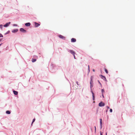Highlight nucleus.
I'll return each instance as SVG.
<instances>
[{
    "label": "nucleus",
    "instance_id": "1",
    "mask_svg": "<svg viewBox=\"0 0 135 135\" xmlns=\"http://www.w3.org/2000/svg\"><path fill=\"white\" fill-rule=\"evenodd\" d=\"M105 105V103L101 102L99 104V106L100 107L104 106Z\"/></svg>",
    "mask_w": 135,
    "mask_h": 135
},
{
    "label": "nucleus",
    "instance_id": "2",
    "mask_svg": "<svg viewBox=\"0 0 135 135\" xmlns=\"http://www.w3.org/2000/svg\"><path fill=\"white\" fill-rule=\"evenodd\" d=\"M10 22H9L8 23H6V24L4 25V27H7L9 26V24H10Z\"/></svg>",
    "mask_w": 135,
    "mask_h": 135
},
{
    "label": "nucleus",
    "instance_id": "3",
    "mask_svg": "<svg viewBox=\"0 0 135 135\" xmlns=\"http://www.w3.org/2000/svg\"><path fill=\"white\" fill-rule=\"evenodd\" d=\"M70 52L73 55H75V53L74 51L73 50H69Z\"/></svg>",
    "mask_w": 135,
    "mask_h": 135
},
{
    "label": "nucleus",
    "instance_id": "4",
    "mask_svg": "<svg viewBox=\"0 0 135 135\" xmlns=\"http://www.w3.org/2000/svg\"><path fill=\"white\" fill-rule=\"evenodd\" d=\"M20 31H21L23 32H26V31L22 28H20Z\"/></svg>",
    "mask_w": 135,
    "mask_h": 135
},
{
    "label": "nucleus",
    "instance_id": "5",
    "mask_svg": "<svg viewBox=\"0 0 135 135\" xmlns=\"http://www.w3.org/2000/svg\"><path fill=\"white\" fill-rule=\"evenodd\" d=\"M76 41V40L75 38H72L71 39V41L72 42H75Z\"/></svg>",
    "mask_w": 135,
    "mask_h": 135
},
{
    "label": "nucleus",
    "instance_id": "6",
    "mask_svg": "<svg viewBox=\"0 0 135 135\" xmlns=\"http://www.w3.org/2000/svg\"><path fill=\"white\" fill-rule=\"evenodd\" d=\"M34 23L35 24V27H38L40 25L38 23H37L36 22H35Z\"/></svg>",
    "mask_w": 135,
    "mask_h": 135
},
{
    "label": "nucleus",
    "instance_id": "7",
    "mask_svg": "<svg viewBox=\"0 0 135 135\" xmlns=\"http://www.w3.org/2000/svg\"><path fill=\"white\" fill-rule=\"evenodd\" d=\"M18 31L17 29H14L12 30V32L13 33H15L17 32Z\"/></svg>",
    "mask_w": 135,
    "mask_h": 135
},
{
    "label": "nucleus",
    "instance_id": "8",
    "mask_svg": "<svg viewBox=\"0 0 135 135\" xmlns=\"http://www.w3.org/2000/svg\"><path fill=\"white\" fill-rule=\"evenodd\" d=\"M59 37L60 38L62 39H65V37L61 35H60L59 36Z\"/></svg>",
    "mask_w": 135,
    "mask_h": 135
},
{
    "label": "nucleus",
    "instance_id": "9",
    "mask_svg": "<svg viewBox=\"0 0 135 135\" xmlns=\"http://www.w3.org/2000/svg\"><path fill=\"white\" fill-rule=\"evenodd\" d=\"M25 25L26 26H29L30 25V23L29 22L26 23H25Z\"/></svg>",
    "mask_w": 135,
    "mask_h": 135
},
{
    "label": "nucleus",
    "instance_id": "10",
    "mask_svg": "<svg viewBox=\"0 0 135 135\" xmlns=\"http://www.w3.org/2000/svg\"><path fill=\"white\" fill-rule=\"evenodd\" d=\"M13 92L14 94L15 95H17L18 94V92L17 91L15 90L13 91Z\"/></svg>",
    "mask_w": 135,
    "mask_h": 135
},
{
    "label": "nucleus",
    "instance_id": "11",
    "mask_svg": "<svg viewBox=\"0 0 135 135\" xmlns=\"http://www.w3.org/2000/svg\"><path fill=\"white\" fill-rule=\"evenodd\" d=\"M92 93L93 95V100H94L95 99V96L94 95V93L93 91H92Z\"/></svg>",
    "mask_w": 135,
    "mask_h": 135
},
{
    "label": "nucleus",
    "instance_id": "12",
    "mask_svg": "<svg viewBox=\"0 0 135 135\" xmlns=\"http://www.w3.org/2000/svg\"><path fill=\"white\" fill-rule=\"evenodd\" d=\"M36 60L35 59H32V62H34L36 61Z\"/></svg>",
    "mask_w": 135,
    "mask_h": 135
},
{
    "label": "nucleus",
    "instance_id": "13",
    "mask_svg": "<svg viewBox=\"0 0 135 135\" xmlns=\"http://www.w3.org/2000/svg\"><path fill=\"white\" fill-rule=\"evenodd\" d=\"M6 113L7 114H10L11 112L7 110L6 111Z\"/></svg>",
    "mask_w": 135,
    "mask_h": 135
},
{
    "label": "nucleus",
    "instance_id": "14",
    "mask_svg": "<svg viewBox=\"0 0 135 135\" xmlns=\"http://www.w3.org/2000/svg\"><path fill=\"white\" fill-rule=\"evenodd\" d=\"M100 125L102 126V119H100Z\"/></svg>",
    "mask_w": 135,
    "mask_h": 135
},
{
    "label": "nucleus",
    "instance_id": "15",
    "mask_svg": "<svg viewBox=\"0 0 135 135\" xmlns=\"http://www.w3.org/2000/svg\"><path fill=\"white\" fill-rule=\"evenodd\" d=\"M105 71L106 73H107V74L108 73V71L106 69H105Z\"/></svg>",
    "mask_w": 135,
    "mask_h": 135
},
{
    "label": "nucleus",
    "instance_id": "16",
    "mask_svg": "<svg viewBox=\"0 0 135 135\" xmlns=\"http://www.w3.org/2000/svg\"><path fill=\"white\" fill-rule=\"evenodd\" d=\"M101 91H102V94L103 93V92H104V90L103 89H102Z\"/></svg>",
    "mask_w": 135,
    "mask_h": 135
},
{
    "label": "nucleus",
    "instance_id": "17",
    "mask_svg": "<svg viewBox=\"0 0 135 135\" xmlns=\"http://www.w3.org/2000/svg\"><path fill=\"white\" fill-rule=\"evenodd\" d=\"M35 118H34L33 119V121L32 122V124L34 122H35Z\"/></svg>",
    "mask_w": 135,
    "mask_h": 135
},
{
    "label": "nucleus",
    "instance_id": "18",
    "mask_svg": "<svg viewBox=\"0 0 135 135\" xmlns=\"http://www.w3.org/2000/svg\"><path fill=\"white\" fill-rule=\"evenodd\" d=\"M3 27V25H0V28H1V29Z\"/></svg>",
    "mask_w": 135,
    "mask_h": 135
},
{
    "label": "nucleus",
    "instance_id": "19",
    "mask_svg": "<svg viewBox=\"0 0 135 135\" xmlns=\"http://www.w3.org/2000/svg\"><path fill=\"white\" fill-rule=\"evenodd\" d=\"M93 83V81H90V84H92Z\"/></svg>",
    "mask_w": 135,
    "mask_h": 135
},
{
    "label": "nucleus",
    "instance_id": "20",
    "mask_svg": "<svg viewBox=\"0 0 135 135\" xmlns=\"http://www.w3.org/2000/svg\"><path fill=\"white\" fill-rule=\"evenodd\" d=\"M3 37V35L1 34H0V37Z\"/></svg>",
    "mask_w": 135,
    "mask_h": 135
},
{
    "label": "nucleus",
    "instance_id": "21",
    "mask_svg": "<svg viewBox=\"0 0 135 135\" xmlns=\"http://www.w3.org/2000/svg\"><path fill=\"white\" fill-rule=\"evenodd\" d=\"M110 112H112V109H110Z\"/></svg>",
    "mask_w": 135,
    "mask_h": 135
},
{
    "label": "nucleus",
    "instance_id": "22",
    "mask_svg": "<svg viewBox=\"0 0 135 135\" xmlns=\"http://www.w3.org/2000/svg\"><path fill=\"white\" fill-rule=\"evenodd\" d=\"M93 79V77L92 76H91V80L90 81H92V80Z\"/></svg>",
    "mask_w": 135,
    "mask_h": 135
},
{
    "label": "nucleus",
    "instance_id": "23",
    "mask_svg": "<svg viewBox=\"0 0 135 135\" xmlns=\"http://www.w3.org/2000/svg\"><path fill=\"white\" fill-rule=\"evenodd\" d=\"M94 128H95V132H96V127L95 126Z\"/></svg>",
    "mask_w": 135,
    "mask_h": 135
},
{
    "label": "nucleus",
    "instance_id": "24",
    "mask_svg": "<svg viewBox=\"0 0 135 135\" xmlns=\"http://www.w3.org/2000/svg\"><path fill=\"white\" fill-rule=\"evenodd\" d=\"M100 75L101 76H102L103 77H104V78L105 79H106V78H105V77L104 76H103L102 75Z\"/></svg>",
    "mask_w": 135,
    "mask_h": 135
},
{
    "label": "nucleus",
    "instance_id": "25",
    "mask_svg": "<svg viewBox=\"0 0 135 135\" xmlns=\"http://www.w3.org/2000/svg\"><path fill=\"white\" fill-rule=\"evenodd\" d=\"M102 96L103 98H104V96L103 95V93L102 94Z\"/></svg>",
    "mask_w": 135,
    "mask_h": 135
},
{
    "label": "nucleus",
    "instance_id": "26",
    "mask_svg": "<svg viewBox=\"0 0 135 135\" xmlns=\"http://www.w3.org/2000/svg\"><path fill=\"white\" fill-rule=\"evenodd\" d=\"M93 87V85L92 84H90V87L91 88V87Z\"/></svg>",
    "mask_w": 135,
    "mask_h": 135
},
{
    "label": "nucleus",
    "instance_id": "27",
    "mask_svg": "<svg viewBox=\"0 0 135 135\" xmlns=\"http://www.w3.org/2000/svg\"><path fill=\"white\" fill-rule=\"evenodd\" d=\"M76 83L78 85H79V84H78V81L76 82Z\"/></svg>",
    "mask_w": 135,
    "mask_h": 135
},
{
    "label": "nucleus",
    "instance_id": "28",
    "mask_svg": "<svg viewBox=\"0 0 135 135\" xmlns=\"http://www.w3.org/2000/svg\"><path fill=\"white\" fill-rule=\"evenodd\" d=\"M73 56H74V58L75 59V55H73Z\"/></svg>",
    "mask_w": 135,
    "mask_h": 135
},
{
    "label": "nucleus",
    "instance_id": "29",
    "mask_svg": "<svg viewBox=\"0 0 135 135\" xmlns=\"http://www.w3.org/2000/svg\"><path fill=\"white\" fill-rule=\"evenodd\" d=\"M78 86H77V88H76V87H75V88H74V89H75H75H78Z\"/></svg>",
    "mask_w": 135,
    "mask_h": 135
},
{
    "label": "nucleus",
    "instance_id": "30",
    "mask_svg": "<svg viewBox=\"0 0 135 135\" xmlns=\"http://www.w3.org/2000/svg\"><path fill=\"white\" fill-rule=\"evenodd\" d=\"M107 109H109V107L108 106H107Z\"/></svg>",
    "mask_w": 135,
    "mask_h": 135
},
{
    "label": "nucleus",
    "instance_id": "31",
    "mask_svg": "<svg viewBox=\"0 0 135 135\" xmlns=\"http://www.w3.org/2000/svg\"><path fill=\"white\" fill-rule=\"evenodd\" d=\"M100 135H102V134H103L101 132H100Z\"/></svg>",
    "mask_w": 135,
    "mask_h": 135
},
{
    "label": "nucleus",
    "instance_id": "32",
    "mask_svg": "<svg viewBox=\"0 0 135 135\" xmlns=\"http://www.w3.org/2000/svg\"><path fill=\"white\" fill-rule=\"evenodd\" d=\"M88 69H89V65H88Z\"/></svg>",
    "mask_w": 135,
    "mask_h": 135
},
{
    "label": "nucleus",
    "instance_id": "33",
    "mask_svg": "<svg viewBox=\"0 0 135 135\" xmlns=\"http://www.w3.org/2000/svg\"><path fill=\"white\" fill-rule=\"evenodd\" d=\"M13 25L14 26H17V25H15V24L14 25Z\"/></svg>",
    "mask_w": 135,
    "mask_h": 135
},
{
    "label": "nucleus",
    "instance_id": "34",
    "mask_svg": "<svg viewBox=\"0 0 135 135\" xmlns=\"http://www.w3.org/2000/svg\"><path fill=\"white\" fill-rule=\"evenodd\" d=\"M93 71H94V72L95 71V70L94 69L93 70Z\"/></svg>",
    "mask_w": 135,
    "mask_h": 135
},
{
    "label": "nucleus",
    "instance_id": "35",
    "mask_svg": "<svg viewBox=\"0 0 135 135\" xmlns=\"http://www.w3.org/2000/svg\"><path fill=\"white\" fill-rule=\"evenodd\" d=\"M2 40V38L0 39V41H1Z\"/></svg>",
    "mask_w": 135,
    "mask_h": 135
},
{
    "label": "nucleus",
    "instance_id": "36",
    "mask_svg": "<svg viewBox=\"0 0 135 135\" xmlns=\"http://www.w3.org/2000/svg\"><path fill=\"white\" fill-rule=\"evenodd\" d=\"M2 44H0V46Z\"/></svg>",
    "mask_w": 135,
    "mask_h": 135
},
{
    "label": "nucleus",
    "instance_id": "37",
    "mask_svg": "<svg viewBox=\"0 0 135 135\" xmlns=\"http://www.w3.org/2000/svg\"><path fill=\"white\" fill-rule=\"evenodd\" d=\"M99 84H101L100 83V82H99Z\"/></svg>",
    "mask_w": 135,
    "mask_h": 135
},
{
    "label": "nucleus",
    "instance_id": "38",
    "mask_svg": "<svg viewBox=\"0 0 135 135\" xmlns=\"http://www.w3.org/2000/svg\"><path fill=\"white\" fill-rule=\"evenodd\" d=\"M106 135H107V133L106 134Z\"/></svg>",
    "mask_w": 135,
    "mask_h": 135
}]
</instances>
